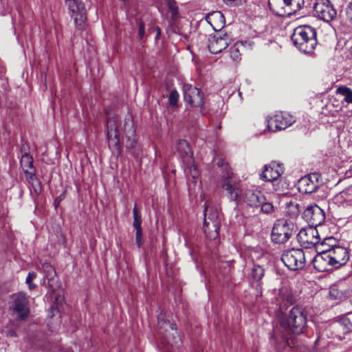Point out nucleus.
Segmentation results:
<instances>
[{
    "label": "nucleus",
    "instance_id": "nucleus-1",
    "mask_svg": "<svg viewBox=\"0 0 352 352\" xmlns=\"http://www.w3.org/2000/svg\"><path fill=\"white\" fill-rule=\"evenodd\" d=\"M307 322V312L305 307L300 305L294 307L288 314H282L280 318V324L284 331V333L288 335L300 334L303 333ZM284 343L289 347L294 345L292 337L287 338L283 334Z\"/></svg>",
    "mask_w": 352,
    "mask_h": 352
},
{
    "label": "nucleus",
    "instance_id": "nucleus-2",
    "mask_svg": "<svg viewBox=\"0 0 352 352\" xmlns=\"http://www.w3.org/2000/svg\"><path fill=\"white\" fill-rule=\"evenodd\" d=\"M157 336L162 344L166 345L165 347L168 352H170L169 346L173 349L180 345L181 340L177 332L176 324L170 321L169 316H167L166 314L160 313L157 316Z\"/></svg>",
    "mask_w": 352,
    "mask_h": 352
},
{
    "label": "nucleus",
    "instance_id": "nucleus-3",
    "mask_svg": "<svg viewBox=\"0 0 352 352\" xmlns=\"http://www.w3.org/2000/svg\"><path fill=\"white\" fill-rule=\"evenodd\" d=\"M294 45L305 53H311L317 45L316 30L310 26L296 28L291 36Z\"/></svg>",
    "mask_w": 352,
    "mask_h": 352
},
{
    "label": "nucleus",
    "instance_id": "nucleus-4",
    "mask_svg": "<svg viewBox=\"0 0 352 352\" xmlns=\"http://www.w3.org/2000/svg\"><path fill=\"white\" fill-rule=\"evenodd\" d=\"M221 214L218 208L210 201L205 203L204 232L210 239H215L219 236Z\"/></svg>",
    "mask_w": 352,
    "mask_h": 352
},
{
    "label": "nucleus",
    "instance_id": "nucleus-5",
    "mask_svg": "<svg viewBox=\"0 0 352 352\" xmlns=\"http://www.w3.org/2000/svg\"><path fill=\"white\" fill-rule=\"evenodd\" d=\"M295 228L294 223L289 219L276 220L271 233L272 241L277 244L285 243L293 235Z\"/></svg>",
    "mask_w": 352,
    "mask_h": 352
},
{
    "label": "nucleus",
    "instance_id": "nucleus-6",
    "mask_svg": "<svg viewBox=\"0 0 352 352\" xmlns=\"http://www.w3.org/2000/svg\"><path fill=\"white\" fill-rule=\"evenodd\" d=\"M268 3L275 14L283 16L300 10L304 5V0H269Z\"/></svg>",
    "mask_w": 352,
    "mask_h": 352
},
{
    "label": "nucleus",
    "instance_id": "nucleus-7",
    "mask_svg": "<svg viewBox=\"0 0 352 352\" xmlns=\"http://www.w3.org/2000/svg\"><path fill=\"white\" fill-rule=\"evenodd\" d=\"M281 260L291 270L302 269L305 265V254L300 248H292L283 252Z\"/></svg>",
    "mask_w": 352,
    "mask_h": 352
},
{
    "label": "nucleus",
    "instance_id": "nucleus-8",
    "mask_svg": "<svg viewBox=\"0 0 352 352\" xmlns=\"http://www.w3.org/2000/svg\"><path fill=\"white\" fill-rule=\"evenodd\" d=\"M65 3L76 27L81 29L87 20V11L85 4L81 0H65Z\"/></svg>",
    "mask_w": 352,
    "mask_h": 352
},
{
    "label": "nucleus",
    "instance_id": "nucleus-9",
    "mask_svg": "<svg viewBox=\"0 0 352 352\" xmlns=\"http://www.w3.org/2000/svg\"><path fill=\"white\" fill-rule=\"evenodd\" d=\"M232 38L228 33L217 31L208 38V47L212 54H218L225 50L231 43Z\"/></svg>",
    "mask_w": 352,
    "mask_h": 352
},
{
    "label": "nucleus",
    "instance_id": "nucleus-10",
    "mask_svg": "<svg viewBox=\"0 0 352 352\" xmlns=\"http://www.w3.org/2000/svg\"><path fill=\"white\" fill-rule=\"evenodd\" d=\"M314 12L316 17L326 22L331 21L337 16V12L329 0H317Z\"/></svg>",
    "mask_w": 352,
    "mask_h": 352
},
{
    "label": "nucleus",
    "instance_id": "nucleus-11",
    "mask_svg": "<svg viewBox=\"0 0 352 352\" xmlns=\"http://www.w3.org/2000/svg\"><path fill=\"white\" fill-rule=\"evenodd\" d=\"M322 186V177L320 174L318 173L305 175L298 181L299 191L306 194L316 192Z\"/></svg>",
    "mask_w": 352,
    "mask_h": 352
},
{
    "label": "nucleus",
    "instance_id": "nucleus-12",
    "mask_svg": "<svg viewBox=\"0 0 352 352\" xmlns=\"http://www.w3.org/2000/svg\"><path fill=\"white\" fill-rule=\"evenodd\" d=\"M298 241L305 248H310L318 245L320 237L316 228L309 226L302 228L297 234Z\"/></svg>",
    "mask_w": 352,
    "mask_h": 352
},
{
    "label": "nucleus",
    "instance_id": "nucleus-13",
    "mask_svg": "<svg viewBox=\"0 0 352 352\" xmlns=\"http://www.w3.org/2000/svg\"><path fill=\"white\" fill-rule=\"evenodd\" d=\"M302 218L309 226L316 228L320 226L325 219V214L318 206L314 204L308 206L302 213Z\"/></svg>",
    "mask_w": 352,
    "mask_h": 352
},
{
    "label": "nucleus",
    "instance_id": "nucleus-14",
    "mask_svg": "<svg viewBox=\"0 0 352 352\" xmlns=\"http://www.w3.org/2000/svg\"><path fill=\"white\" fill-rule=\"evenodd\" d=\"M11 308L20 320H25L30 314L29 300L25 294L14 296Z\"/></svg>",
    "mask_w": 352,
    "mask_h": 352
},
{
    "label": "nucleus",
    "instance_id": "nucleus-15",
    "mask_svg": "<svg viewBox=\"0 0 352 352\" xmlns=\"http://www.w3.org/2000/svg\"><path fill=\"white\" fill-rule=\"evenodd\" d=\"M294 122L291 116L280 112L267 119V128L272 131L283 130L292 125Z\"/></svg>",
    "mask_w": 352,
    "mask_h": 352
},
{
    "label": "nucleus",
    "instance_id": "nucleus-16",
    "mask_svg": "<svg viewBox=\"0 0 352 352\" xmlns=\"http://www.w3.org/2000/svg\"><path fill=\"white\" fill-rule=\"evenodd\" d=\"M184 99L192 107H201L204 104L203 94L201 91L190 85H184L183 87Z\"/></svg>",
    "mask_w": 352,
    "mask_h": 352
},
{
    "label": "nucleus",
    "instance_id": "nucleus-17",
    "mask_svg": "<svg viewBox=\"0 0 352 352\" xmlns=\"http://www.w3.org/2000/svg\"><path fill=\"white\" fill-rule=\"evenodd\" d=\"M327 251L335 268L345 265L349 259V251L342 246H334Z\"/></svg>",
    "mask_w": 352,
    "mask_h": 352
},
{
    "label": "nucleus",
    "instance_id": "nucleus-18",
    "mask_svg": "<svg viewBox=\"0 0 352 352\" xmlns=\"http://www.w3.org/2000/svg\"><path fill=\"white\" fill-rule=\"evenodd\" d=\"M243 200L248 207L259 209L261 204L265 201L264 194L257 190H248L243 196Z\"/></svg>",
    "mask_w": 352,
    "mask_h": 352
},
{
    "label": "nucleus",
    "instance_id": "nucleus-19",
    "mask_svg": "<svg viewBox=\"0 0 352 352\" xmlns=\"http://www.w3.org/2000/svg\"><path fill=\"white\" fill-rule=\"evenodd\" d=\"M313 264L319 272H328L335 268L327 250H322L314 257Z\"/></svg>",
    "mask_w": 352,
    "mask_h": 352
},
{
    "label": "nucleus",
    "instance_id": "nucleus-20",
    "mask_svg": "<svg viewBox=\"0 0 352 352\" xmlns=\"http://www.w3.org/2000/svg\"><path fill=\"white\" fill-rule=\"evenodd\" d=\"M118 118L109 117L107 120V136L109 146H117L119 142Z\"/></svg>",
    "mask_w": 352,
    "mask_h": 352
},
{
    "label": "nucleus",
    "instance_id": "nucleus-21",
    "mask_svg": "<svg viewBox=\"0 0 352 352\" xmlns=\"http://www.w3.org/2000/svg\"><path fill=\"white\" fill-rule=\"evenodd\" d=\"M283 173L282 168L275 163L265 165L261 178L267 182L276 180Z\"/></svg>",
    "mask_w": 352,
    "mask_h": 352
},
{
    "label": "nucleus",
    "instance_id": "nucleus-22",
    "mask_svg": "<svg viewBox=\"0 0 352 352\" xmlns=\"http://www.w3.org/2000/svg\"><path fill=\"white\" fill-rule=\"evenodd\" d=\"M141 215L135 207H133V228L136 230L135 242L138 248H140L144 243L142 230L141 227Z\"/></svg>",
    "mask_w": 352,
    "mask_h": 352
},
{
    "label": "nucleus",
    "instance_id": "nucleus-23",
    "mask_svg": "<svg viewBox=\"0 0 352 352\" xmlns=\"http://www.w3.org/2000/svg\"><path fill=\"white\" fill-rule=\"evenodd\" d=\"M206 20L216 31L217 28L222 27L225 23L224 16L220 11L209 13L206 16Z\"/></svg>",
    "mask_w": 352,
    "mask_h": 352
},
{
    "label": "nucleus",
    "instance_id": "nucleus-24",
    "mask_svg": "<svg viewBox=\"0 0 352 352\" xmlns=\"http://www.w3.org/2000/svg\"><path fill=\"white\" fill-rule=\"evenodd\" d=\"M223 188L228 192L230 199L236 200L241 193V190L239 188L238 185L232 184L231 181L227 180L224 182Z\"/></svg>",
    "mask_w": 352,
    "mask_h": 352
},
{
    "label": "nucleus",
    "instance_id": "nucleus-25",
    "mask_svg": "<svg viewBox=\"0 0 352 352\" xmlns=\"http://www.w3.org/2000/svg\"><path fill=\"white\" fill-rule=\"evenodd\" d=\"M45 277L48 280V284L50 287H53V281L56 276L54 268L48 263H45L42 265Z\"/></svg>",
    "mask_w": 352,
    "mask_h": 352
},
{
    "label": "nucleus",
    "instance_id": "nucleus-26",
    "mask_svg": "<svg viewBox=\"0 0 352 352\" xmlns=\"http://www.w3.org/2000/svg\"><path fill=\"white\" fill-rule=\"evenodd\" d=\"M243 48V43L241 42H236L230 48V58L236 63L239 62L241 60V50Z\"/></svg>",
    "mask_w": 352,
    "mask_h": 352
},
{
    "label": "nucleus",
    "instance_id": "nucleus-27",
    "mask_svg": "<svg viewBox=\"0 0 352 352\" xmlns=\"http://www.w3.org/2000/svg\"><path fill=\"white\" fill-rule=\"evenodd\" d=\"M20 164L24 171L34 168L33 166V158L28 153H25L22 155Z\"/></svg>",
    "mask_w": 352,
    "mask_h": 352
},
{
    "label": "nucleus",
    "instance_id": "nucleus-28",
    "mask_svg": "<svg viewBox=\"0 0 352 352\" xmlns=\"http://www.w3.org/2000/svg\"><path fill=\"white\" fill-rule=\"evenodd\" d=\"M294 302L295 298L292 294H288L286 296H283L282 302L279 305L280 314H283V311L287 309L288 305H292Z\"/></svg>",
    "mask_w": 352,
    "mask_h": 352
},
{
    "label": "nucleus",
    "instance_id": "nucleus-29",
    "mask_svg": "<svg viewBox=\"0 0 352 352\" xmlns=\"http://www.w3.org/2000/svg\"><path fill=\"white\" fill-rule=\"evenodd\" d=\"M177 149L182 155H186L190 153V148L187 141L180 140L177 144Z\"/></svg>",
    "mask_w": 352,
    "mask_h": 352
},
{
    "label": "nucleus",
    "instance_id": "nucleus-30",
    "mask_svg": "<svg viewBox=\"0 0 352 352\" xmlns=\"http://www.w3.org/2000/svg\"><path fill=\"white\" fill-rule=\"evenodd\" d=\"M338 91L344 97V101L347 103H352V90L346 87H340L338 88Z\"/></svg>",
    "mask_w": 352,
    "mask_h": 352
},
{
    "label": "nucleus",
    "instance_id": "nucleus-31",
    "mask_svg": "<svg viewBox=\"0 0 352 352\" xmlns=\"http://www.w3.org/2000/svg\"><path fill=\"white\" fill-rule=\"evenodd\" d=\"M186 171L188 177V181L190 182V177L192 182H196L199 176V171L197 169V168L195 166L192 165L189 166Z\"/></svg>",
    "mask_w": 352,
    "mask_h": 352
},
{
    "label": "nucleus",
    "instance_id": "nucleus-32",
    "mask_svg": "<svg viewBox=\"0 0 352 352\" xmlns=\"http://www.w3.org/2000/svg\"><path fill=\"white\" fill-rule=\"evenodd\" d=\"M146 33L145 27L142 21L138 23V35L137 39L141 43H145L146 41Z\"/></svg>",
    "mask_w": 352,
    "mask_h": 352
},
{
    "label": "nucleus",
    "instance_id": "nucleus-33",
    "mask_svg": "<svg viewBox=\"0 0 352 352\" xmlns=\"http://www.w3.org/2000/svg\"><path fill=\"white\" fill-rule=\"evenodd\" d=\"M264 269L260 265H255L252 269V276L254 280H260L264 276Z\"/></svg>",
    "mask_w": 352,
    "mask_h": 352
},
{
    "label": "nucleus",
    "instance_id": "nucleus-34",
    "mask_svg": "<svg viewBox=\"0 0 352 352\" xmlns=\"http://www.w3.org/2000/svg\"><path fill=\"white\" fill-rule=\"evenodd\" d=\"M167 6L172 14V19L175 20L178 17V8L174 0H168Z\"/></svg>",
    "mask_w": 352,
    "mask_h": 352
},
{
    "label": "nucleus",
    "instance_id": "nucleus-35",
    "mask_svg": "<svg viewBox=\"0 0 352 352\" xmlns=\"http://www.w3.org/2000/svg\"><path fill=\"white\" fill-rule=\"evenodd\" d=\"M259 211L263 212L265 214H270L274 211V207L272 203L267 201L266 200L261 204Z\"/></svg>",
    "mask_w": 352,
    "mask_h": 352
},
{
    "label": "nucleus",
    "instance_id": "nucleus-36",
    "mask_svg": "<svg viewBox=\"0 0 352 352\" xmlns=\"http://www.w3.org/2000/svg\"><path fill=\"white\" fill-rule=\"evenodd\" d=\"M26 179L29 183L32 185H34L35 182H38V180L36 177V170L35 168H32L30 170H27L24 171Z\"/></svg>",
    "mask_w": 352,
    "mask_h": 352
},
{
    "label": "nucleus",
    "instance_id": "nucleus-37",
    "mask_svg": "<svg viewBox=\"0 0 352 352\" xmlns=\"http://www.w3.org/2000/svg\"><path fill=\"white\" fill-rule=\"evenodd\" d=\"M338 198L342 199L345 202L352 201V190L347 189L344 191L341 192L338 195Z\"/></svg>",
    "mask_w": 352,
    "mask_h": 352
},
{
    "label": "nucleus",
    "instance_id": "nucleus-38",
    "mask_svg": "<svg viewBox=\"0 0 352 352\" xmlns=\"http://www.w3.org/2000/svg\"><path fill=\"white\" fill-rule=\"evenodd\" d=\"M179 94L177 91L173 90L170 92L168 98L170 105H176L178 101Z\"/></svg>",
    "mask_w": 352,
    "mask_h": 352
},
{
    "label": "nucleus",
    "instance_id": "nucleus-39",
    "mask_svg": "<svg viewBox=\"0 0 352 352\" xmlns=\"http://www.w3.org/2000/svg\"><path fill=\"white\" fill-rule=\"evenodd\" d=\"M342 293H340L336 287H330L329 296L332 299H339L342 297Z\"/></svg>",
    "mask_w": 352,
    "mask_h": 352
},
{
    "label": "nucleus",
    "instance_id": "nucleus-40",
    "mask_svg": "<svg viewBox=\"0 0 352 352\" xmlns=\"http://www.w3.org/2000/svg\"><path fill=\"white\" fill-rule=\"evenodd\" d=\"M36 277V273L32 272H29L27 278H26V283L28 285L30 289H33L35 287V285L32 283V280Z\"/></svg>",
    "mask_w": 352,
    "mask_h": 352
},
{
    "label": "nucleus",
    "instance_id": "nucleus-41",
    "mask_svg": "<svg viewBox=\"0 0 352 352\" xmlns=\"http://www.w3.org/2000/svg\"><path fill=\"white\" fill-rule=\"evenodd\" d=\"M352 317L351 318H346L342 320L341 325H344L346 327V331H352Z\"/></svg>",
    "mask_w": 352,
    "mask_h": 352
},
{
    "label": "nucleus",
    "instance_id": "nucleus-42",
    "mask_svg": "<svg viewBox=\"0 0 352 352\" xmlns=\"http://www.w3.org/2000/svg\"><path fill=\"white\" fill-rule=\"evenodd\" d=\"M227 5L230 6H236L241 5L245 0H223Z\"/></svg>",
    "mask_w": 352,
    "mask_h": 352
},
{
    "label": "nucleus",
    "instance_id": "nucleus-43",
    "mask_svg": "<svg viewBox=\"0 0 352 352\" xmlns=\"http://www.w3.org/2000/svg\"><path fill=\"white\" fill-rule=\"evenodd\" d=\"M346 15L348 20L352 24V3H349L346 9Z\"/></svg>",
    "mask_w": 352,
    "mask_h": 352
},
{
    "label": "nucleus",
    "instance_id": "nucleus-44",
    "mask_svg": "<svg viewBox=\"0 0 352 352\" xmlns=\"http://www.w3.org/2000/svg\"><path fill=\"white\" fill-rule=\"evenodd\" d=\"M155 30H156V36H155V39L157 40L160 38V35H161V30H160V28L157 26L155 28Z\"/></svg>",
    "mask_w": 352,
    "mask_h": 352
},
{
    "label": "nucleus",
    "instance_id": "nucleus-45",
    "mask_svg": "<svg viewBox=\"0 0 352 352\" xmlns=\"http://www.w3.org/2000/svg\"><path fill=\"white\" fill-rule=\"evenodd\" d=\"M223 164V160H219L218 162H217V165L218 166H222Z\"/></svg>",
    "mask_w": 352,
    "mask_h": 352
}]
</instances>
